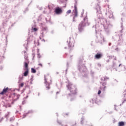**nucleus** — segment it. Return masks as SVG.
Wrapping results in <instances>:
<instances>
[{"label": "nucleus", "instance_id": "f257e3e1", "mask_svg": "<svg viewBox=\"0 0 126 126\" xmlns=\"http://www.w3.org/2000/svg\"><path fill=\"white\" fill-rule=\"evenodd\" d=\"M44 81L45 84H46V90H49L51 88L50 84L52 83V77H51V75H50V74H46L44 75Z\"/></svg>", "mask_w": 126, "mask_h": 126}, {"label": "nucleus", "instance_id": "f03ea898", "mask_svg": "<svg viewBox=\"0 0 126 126\" xmlns=\"http://www.w3.org/2000/svg\"><path fill=\"white\" fill-rule=\"evenodd\" d=\"M12 97L13 98V100H14V101H16L20 97V94L14 93L12 94Z\"/></svg>", "mask_w": 126, "mask_h": 126}, {"label": "nucleus", "instance_id": "7ed1b4c3", "mask_svg": "<svg viewBox=\"0 0 126 126\" xmlns=\"http://www.w3.org/2000/svg\"><path fill=\"white\" fill-rule=\"evenodd\" d=\"M88 22V20L86 19V18H85L81 22V23L79 24L80 26H82L83 27H84L85 25H86V24Z\"/></svg>", "mask_w": 126, "mask_h": 126}, {"label": "nucleus", "instance_id": "20e7f679", "mask_svg": "<svg viewBox=\"0 0 126 126\" xmlns=\"http://www.w3.org/2000/svg\"><path fill=\"white\" fill-rule=\"evenodd\" d=\"M55 12L56 14H61L63 13V10L60 7H57L55 9Z\"/></svg>", "mask_w": 126, "mask_h": 126}, {"label": "nucleus", "instance_id": "39448f33", "mask_svg": "<svg viewBox=\"0 0 126 126\" xmlns=\"http://www.w3.org/2000/svg\"><path fill=\"white\" fill-rule=\"evenodd\" d=\"M9 90V89L8 87L5 88V87L2 91L0 93V95H4L5 93H7V92H8Z\"/></svg>", "mask_w": 126, "mask_h": 126}, {"label": "nucleus", "instance_id": "423d86ee", "mask_svg": "<svg viewBox=\"0 0 126 126\" xmlns=\"http://www.w3.org/2000/svg\"><path fill=\"white\" fill-rule=\"evenodd\" d=\"M67 43H68V47L69 49L70 50H71L74 47V43L73 42H70V38L68 40H67Z\"/></svg>", "mask_w": 126, "mask_h": 126}, {"label": "nucleus", "instance_id": "0eeeda50", "mask_svg": "<svg viewBox=\"0 0 126 126\" xmlns=\"http://www.w3.org/2000/svg\"><path fill=\"white\" fill-rule=\"evenodd\" d=\"M67 87L68 89L71 91V92H73V90H76V88H75L74 87H73L72 85L68 84V85L67 86Z\"/></svg>", "mask_w": 126, "mask_h": 126}, {"label": "nucleus", "instance_id": "6e6552de", "mask_svg": "<svg viewBox=\"0 0 126 126\" xmlns=\"http://www.w3.org/2000/svg\"><path fill=\"white\" fill-rule=\"evenodd\" d=\"M102 57H103L102 53H97L94 56V59L96 60H100Z\"/></svg>", "mask_w": 126, "mask_h": 126}, {"label": "nucleus", "instance_id": "1a4fd4ad", "mask_svg": "<svg viewBox=\"0 0 126 126\" xmlns=\"http://www.w3.org/2000/svg\"><path fill=\"white\" fill-rule=\"evenodd\" d=\"M26 61L24 62V66L26 69H29L28 68V64H29V60L28 59L25 58Z\"/></svg>", "mask_w": 126, "mask_h": 126}, {"label": "nucleus", "instance_id": "9d476101", "mask_svg": "<svg viewBox=\"0 0 126 126\" xmlns=\"http://www.w3.org/2000/svg\"><path fill=\"white\" fill-rule=\"evenodd\" d=\"M29 74V69H26V71L24 73V76H27Z\"/></svg>", "mask_w": 126, "mask_h": 126}, {"label": "nucleus", "instance_id": "9b49d317", "mask_svg": "<svg viewBox=\"0 0 126 126\" xmlns=\"http://www.w3.org/2000/svg\"><path fill=\"white\" fill-rule=\"evenodd\" d=\"M109 80V77H103L101 78V81H107V80Z\"/></svg>", "mask_w": 126, "mask_h": 126}, {"label": "nucleus", "instance_id": "f8f14e48", "mask_svg": "<svg viewBox=\"0 0 126 126\" xmlns=\"http://www.w3.org/2000/svg\"><path fill=\"white\" fill-rule=\"evenodd\" d=\"M83 27L81 26H79V32H83V28H82Z\"/></svg>", "mask_w": 126, "mask_h": 126}, {"label": "nucleus", "instance_id": "ddd939ff", "mask_svg": "<svg viewBox=\"0 0 126 126\" xmlns=\"http://www.w3.org/2000/svg\"><path fill=\"white\" fill-rule=\"evenodd\" d=\"M125 126V122H120L118 123V126Z\"/></svg>", "mask_w": 126, "mask_h": 126}, {"label": "nucleus", "instance_id": "4468645a", "mask_svg": "<svg viewBox=\"0 0 126 126\" xmlns=\"http://www.w3.org/2000/svg\"><path fill=\"white\" fill-rule=\"evenodd\" d=\"M104 85H106V84L103 83L102 84V87H101L100 88V89H101L102 90H106V86Z\"/></svg>", "mask_w": 126, "mask_h": 126}, {"label": "nucleus", "instance_id": "2eb2a0df", "mask_svg": "<svg viewBox=\"0 0 126 126\" xmlns=\"http://www.w3.org/2000/svg\"><path fill=\"white\" fill-rule=\"evenodd\" d=\"M31 72L32 73H36V71L35 69H34V68H31Z\"/></svg>", "mask_w": 126, "mask_h": 126}, {"label": "nucleus", "instance_id": "dca6fc26", "mask_svg": "<svg viewBox=\"0 0 126 126\" xmlns=\"http://www.w3.org/2000/svg\"><path fill=\"white\" fill-rule=\"evenodd\" d=\"M69 13H71V10H68L66 12V14H69Z\"/></svg>", "mask_w": 126, "mask_h": 126}, {"label": "nucleus", "instance_id": "f3484780", "mask_svg": "<svg viewBox=\"0 0 126 126\" xmlns=\"http://www.w3.org/2000/svg\"><path fill=\"white\" fill-rule=\"evenodd\" d=\"M75 17H76L78 15V12L77 11H76L74 12Z\"/></svg>", "mask_w": 126, "mask_h": 126}, {"label": "nucleus", "instance_id": "a211bd4d", "mask_svg": "<svg viewBox=\"0 0 126 126\" xmlns=\"http://www.w3.org/2000/svg\"><path fill=\"white\" fill-rule=\"evenodd\" d=\"M19 86H20V87H23V86H24V83H22L21 84H20L19 85Z\"/></svg>", "mask_w": 126, "mask_h": 126}, {"label": "nucleus", "instance_id": "6ab92c4d", "mask_svg": "<svg viewBox=\"0 0 126 126\" xmlns=\"http://www.w3.org/2000/svg\"><path fill=\"white\" fill-rule=\"evenodd\" d=\"M52 4H50V5H48V8L49 9H52V8H53V7H52Z\"/></svg>", "mask_w": 126, "mask_h": 126}, {"label": "nucleus", "instance_id": "aec40b11", "mask_svg": "<svg viewBox=\"0 0 126 126\" xmlns=\"http://www.w3.org/2000/svg\"><path fill=\"white\" fill-rule=\"evenodd\" d=\"M74 10L75 11H77V6H76V5H74Z\"/></svg>", "mask_w": 126, "mask_h": 126}, {"label": "nucleus", "instance_id": "412c9836", "mask_svg": "<svg viewBox=\"0 0 126 126\" xmlns=\"http://www.w3.org/2000/svg\"><path fill=\"white\" fill-rule=\"evenodd\" d=\"M9 116V112H8L6 115H5V118H8Z\"/></svg>", "mask_w": 126, "mask_h": 126}, {"label": "nucleus", "instance_id": "4be33fe9", "mask_svg": "<svg viewBox=\"0 0 126 126\" xmlns=\"http://www.w3.org/2000/svg\"><path fill=\"white\" fill-rule=\"evenodd\" d=\"M33 30L34 32H36V31H38V29L34 28L33 29Z\"/></svg>", "mask_w": 126, "mask_h": 126}, {"label": "nucleus", "instance_id": "5701e85b", "mask_svg": "<svg viewBox=\"0 0 126 126\" xmlns=\"http://www.w3.org/2000/svg\"><path fill=\"white\" fill-rule=\"evenodd\" d=\"M101 90H99L98 92V95H100V94H101Z\"/></svg>", "mask_w": 126, "mask_h": 126}, {"label": "nucleus", "instance_id": "b1692460", "mask_svg": "<svg viewBox=\"0 0 126 126\" xmlns=\"http://www.w3.org/2000/svg\"><path fill=\"white\" fill-rule=\"evenodd\" d=\"M38 65H39L40 66H43V64H42V63H39Z\"/></svg>", "mask_w": 126, "mask_h": 126}, {"label": "nucleus", "instance_id": "393cba45", "mask_svg": "<svg viewBox=\"0 0 126 126\" xmlns=\"http://www.w3.org/2000/svg\"><path fill=\"white\" fill-rule=\"evenodd\" d=\"M37 57L38 58H41V55L40 54H38Z\"/></svg>", "mask_w": 126, "mask_h": 126}, {"label": "nucleus", "instance_id": "a878e982", "mask_svg": "<svg viewBox=\"0 0 126 126\" xmlns=\"http://www.w3.org/2000/svg\"><path fill=\"white\" fill-rule=\"evenodd\" d=\"M81 123V124H83V120H82Z\"/></svg>", "mask_w": 126, "mask_h": 126}, {"label": "nucleus", "instance_id": "bb28decb", "mask_svg": "<svg viewBox=\"0 0 126 126\" xmlns=\"http://www.w3.org/2000/svg\"><path fill=\"white\" fill-rule=\"evenodd\" d=\"M48 64H51V63H48Z\"/></svg>", "mask_w": 126, "mask_h": 126}, {"label": "nucleus", "instance_id": "cd10ccee", "mask_svg": "<svg viewBox=\"0 0 126 126\" xmlns=\"http://www.w3.org/2000/svg\"><path fill=\"white\" fill-rule=\"evenodd\" d=\"M119 66H121V64L119 65Z\"/></svg>", "mask_w": 126, "mask_h": 126}, {"label": "nucleus", "instance_id": "c85d7f7f", "mask_svg": "<svg viewBox=\"0 0 126 126\" xmlns=\"http://www.w3.org/2000/svg\"><path fill=\"white\" fill-rule=\"evenodd\" d=\"M9 107H11V106L10 105Z\"/></svg>", "mask_w": 126, "mask_h": 126}]
</instances>
